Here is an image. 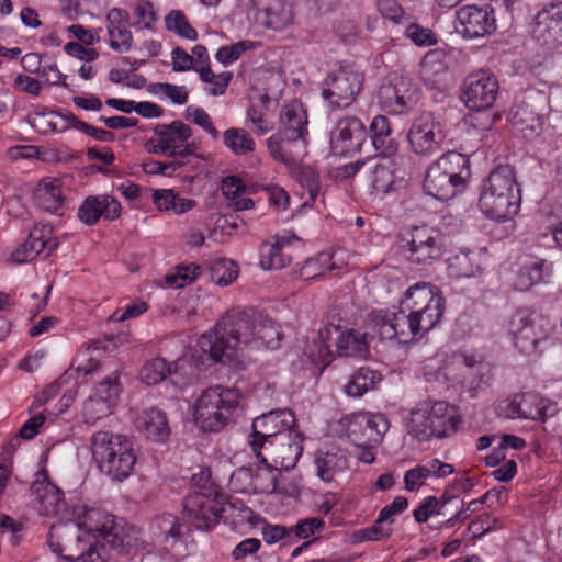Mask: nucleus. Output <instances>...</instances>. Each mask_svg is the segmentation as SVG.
I'll use <instances>...</instances> for the list:
<instances>
[{
	"instance_id": "f257e3e1",
	"label": "nucleus",
	"mask_w": 562,
	"mask_h": 562,
	"mask_svg": "<svg viewBox=\"0 0 562 562\" xmlns=\"http://www.w3.org/2000/svg\"><path fill=\"white\" fill-rule=\"evenodd\" d=\"M283 334L280 326L261 311L248 307H234L217 322L209 334L199 338V347L215 362L241 369L243 361L237 351L241 348H279Z\"/></svg>"
},
{
	"instance_id": "f03ea898",
	"label": "nucleus",
	"mask_w": 562,
	"mask_h": 562,
	"mask_svg": "<svg viewBox=\"0 0 562 562\" xmlns=\"http://www.w3.org/2000/svg\"><path fill=\"white\" fill-rule=\"evenodd\" d=\"M445 312V297L428 283L409 286L394 311L370 314L369 326L381 339H396L400 344L413 341L431 330Z\"/></svg>"
},
{
	"instance_id": "7ed1b4c3",
	"label": "nucleus",
	"mask_w": 562,
	"mask_h": 562,
	"mask_svg": "<svg viewBox=\"0 0 562 562\" xmlns=\"http://www.w3.org/2000/svg\"><path fill=\"white\" fill-rule=\"evenodd\" d=\"M85 527L92 535L94 543L86 552L74 558L63 555L67 561L81 560L82 562H108L113 555H122L132 547L131 538L124 535L123 529L114 522L113 516L99 509H89L85 514V521L77 525Z\"/></svg>"
},
{
	"instance_id": "20e7f679",
	"label": "nucleus",
	"mask_w": 562,
	"mask_h": 562,
	"mask_svg": "<svg viewBox=\"0 0 562 562\" xmlns=\"http://www.w3.org/2000/svg\"><path fill=\"white\" fill-rule=\"evenodd\" d=\"M520 188L509 165L494 168L482 184L479 207L487 217L498 222L510 220L519 211Z\"/></svg>"
},
{
	"instance_id": "39448f33",
	"label": "nucleus",
	"mask_w": 562,
	"mask_h": 562,
	"mask_svg": "<svg viewBox=\"0 0 562 562\" xmlns=\"http://www.w3.org/2000/svg\"><path fill=\"white\" fill-rule=\"evenodd\" d=\"M279 128L267 140L269 154L278 161L294 165L305 154L308 134L306 110L301 102L284 105L279 114Z\"/></svg>"
},
{
	"instance_id": "423d86ee",
	"label": "nucleus",
	"mask_w": 562,
	"mask_h": 562,
	"mask_svg": "<svg viewBox=\"0 0 562 562\" xmlns=\"http://www.w3.org/2000/svg\"><path fill=\"white\" fill-rule=\"evenodd\" d=\"M91 451L99 470L113 481L122 482L132 474L136 454L125 436L98 431L91 438Z\"/></svg>"
},
{
	"instance_id": "0eeeda50",
	"label": "nucleus",
	"mask_w": 562,
	"mask_h": 562,
	"mask_svg": "<svg viewBox=\"0 0 562 562\" xmlns=\"http://www.w3.org/2000/svg\"><path fill=\"white\" fill-rule=\"evenodd\" d=\"M461 418L454 406L445 401L422 402L411 412L407 431L418 441L445 438L454 434Z\"/></svg>"
},
{
	"instance_id": "6e6552de",
	"label": "nucleus",
	"mask_w": 562,
	"mask_h": 562,
	"mask_svg": "<svg viewBox=\"0 0 562 562\" xmlns=\"http://www.w3.org/2000/svg\"><path fill=\"white\" fill-rule=\"evenodd\" d=\"M240 393L236 389L216 385L209 387L194 404V422L204 432H217L232 420L239 405Z\"/></svg>"
},
{
	"instance_id": "1a4fd4ad",
	"label": "nucleus",
	"mask_w": 562,
	"mask_h": 562,
	"mask_svg": "<svg viewBox=\"0 0 562 562\" xmlns=\"http://www.w3.org/2000/svg\"><path fill=\"white\" fill-rule=\"evenodd\" d=\"M398 247L409 263L427 266L441 259L446 252L447 240L439 228L416 225L400 233Z\"/></svg>"
},
{
	"instance_id": "9d476101",
	"label": "nucleus",
	"mask_w": 562,
	"mask_h": 562,
	"mask_svg": "<svg viewBox=\"0 0 562 562\" xmlns=\"http://www.w3.org/2000/svg\"><path fill=\"white\" fill-rule=\"evenodd\" d=\"M508 330L516 348L524 355L532 356L542 352L541 346L547 341L551 326L542 315L524 308L510 316Z\"/></svg>"
},
{
	"instance_id": "9b49d317",
	"label": "nucleus",
	"mask_w": 562,
	"mask_h": 562,
	"mask_svg": "<svg viewBox=\"0 0 562 562\" xmlns=\"http://www.w3.org/2000/svg\"><path fill=\"white\" fill-rule=\"evenodd\" d=\"M363 74L353 65H340L324 81L322 97L333 109L349 106L363 86Z\"/></svg>"
},
{
	"instance_id": "f8f14e48",
	"label": "nucleus",
	"mask_w": 562,
	"mask_h": 562,
	"mask_svg": "<svg viewBox=\"0 0 562 562\" xmlns=\"http://www.w3.org/2000/svg\"><path fill=\"white\" fill-rule=\"evenodd\" d=\"M499 86L495 76L480 70L470 74L462 85L461 99L473 111L491 109L496 101Z\"/></svg>"
},
{
	"instance_id": "ddd939ff",
	"label": "nucleus",
	"mask_w": 562,
	"mask_h": 562,
	"mask_svg": "<svg viewBox=\"0 0 562 562\" xmlns=\"http://www.w3.org/2000/svg\"><path fill=\"white\" fill-rule=\"evenodd\" d=\"M366 124L357 116L340 117L330 132V151L336 156H346L360 151L367 139Z\"/></svg>"
},
{
	"instance_id": "4468645a",
	"label": "nucleus",
	"mask_w": 562,
	"mask_h": 562,
	"mask_svg": "<svg viewBox=\"0 0 562 562\" xmlns=\"http://www.w3.org/2000/svg\"><path fill=\"white\" fill-rule=\"evenodd\" d=\"M443 138L441 125L429 113L417 117L407 134L412 150L420 156H430L437 153Z\"/></svg>"
},
{
	"instance_id": "2eb2a0df",
	"label": "nucleus",
	"mask_w": 562,
	"mask_h": 562,
	"mask_svg": "<svg viewBox=\"0 0 562 562\" xmlns=\"http://www.w3.org/2000/svg\"><path fill=\"white\" fill-rule=\"evenodd\" d=\"M531 32L542 45H562V0L546 3L538 11Z\"/></svg>"
},
{
	"instance_id": "dca6fc26",
	"label": "nucleus",
	"mask_w": 562,
	"mask_h": 562,
	"mask_svg": "<svg viewBox=\"0 0 562 562\" xmlns=\"http://www.w3.org/2000/svg\"><path fill=\"white\" fill-rule=\"evenodd\" d=\"M158 140L162 143L166 156L170 158H187L194 155V145L187 143L192 136V130L181 121L170 124H157L154 128Z\"/></svg>"
},
{
	"instance_id": "f3484780",
	"label": "nucleus",
	"mask_w": 562,
	"mask_h": 562,
	"mask_svg": "<svg viewBox=\"0 0 562 562\" xmlns=\"http://www.w3.org/2000/svg\"><path fill=\"white\" fill-rule=\"evenodd\" d=\"M458 20L462 26L460 32L469 38L482 37L496 30L494 11L490 5H465L458 10Z\"/></svg>"
},
{
	"instance_id": "a211bd4d",
	"label": "nucleus",
	"mask_w": 562,
	"mask_h": 562,
	"mask_svg": "<svg viewBox=\"0 0 562 562\" xmlns=\"http://www.w3.org/2000/svg\"><path fill=\"white\" fill-rule=\"evenodd\" d=\"M121 203L109 194L89 195L78 209V218L88 226H92L103 217L114 221L121 216Z\"/></svg>"
},
{
	"instance_id": "6ab92c4d",
	"label": "nucleus",
	"mask_w": 562,
	"mask_h": 562,
	"mask_svg": "<svg viewBox=\"0 0 562 562\" xmlns=\"http://www.w3.org/2000/svg\"><path fill=\"white\" fill-rule=\"evenodd\" d=\"M296 427L293 413L290 409H276L262 414L254 419L251 434L249 436L277 437L285 431H291Z\"/></svg>"
},
{
	"instance_id": "aec40b11",
	"label": "nucleus",
	"mask_w": 562,
	"mask_h": 562,
	"mask_svg": "<svg viewBox=\"0 0 562 562\" xmlns=\"http://www.w3.org/2000/svg\"><path fill=\"white\" fill-rule=\"evenodd\" d=\"M36 476L31 490L41 506L40 510L46 516L59 514L65 508L63 492L48 481L46 471L37 472Z\"/></svg>"
},
{
	"instance_id": "412c9836",
	"label": "nucleus",
	"mask_w": 562,
	"mask_h": 562,
	"mask_svg": "<svg viewBox=\"0 0 562 562\" xmlns=\"http://www.w3.org/2000/svg\"><path fill=\"white\" fill-rule=\"evenodd\" d=\"M303 435L295 428L276 437V461L273 470H292L303 452Z\"/></svg>"
},
{
	"instance_id": "4be33fe9",
	"label": "nucleus",
	"mask_w": 562,
	"mask_h": 562,
	"mask_svg": "<svg viewBox=\"0 0 562 562\" xmlns=\"http://www.w3.org/2000/svg\"><path fill=\"white\" fill-rule=\"evenodd\" d=\"M448 177V173L445 172V170L436 160L427 169L424 180V190L427 192V194L440 201H446L453 198L457 194L459 188Z\"/></svg>"
},
{
	"instance_id": "5701e85b",
	"label": "nucleus",
	"mask_w": 562,
	"mask_h": 562,
	"mask_svg": "<svg viewBox=\"0 0 562 562\" xmlns=\"http://www.w3.org/2000/svg\"><path fill=\"white\" fill-rule=\"evenodd\" d=\"M137 428L148 438L162 442L169 438L170 427L165 412L157 407L144 409L137 419Z\"/></svg>"
},
{
	"instance_id": "b1692460",
	"label": "nucleus",
	"mask_w": 562,
	"mask_h": 562,
	"mask_svg": "<svg viewBox=\"0 0 562 562\" xmlns=\"http://www.w3.org/2000/svg\"><path fill=\"white\" fill-rule=\"evenodd\" d=\"M369 133L372 145L380 156L392 157L397 153L398 143L392 136V128L386 116L376 115L369 126Z\"/></svg>"
},
{
	"instance_id": "393cba45",
	"label": "nucleus",
	"mask_w": 562,
	"mask_h": 562,
	"mask_svg": "<svg viewBox=\"0 0 562 562\" xmlns=\"http://www.w3.org/2000/svg\"><path fill=\"white\" fill-rule=\"evenodd\" d=\"M65 114L72 113L63 109L47 110L43 108L42 110L34 111L30 115L29 122L40 134H47L48 132L63 133L71 127L66 122L67 116Z\"/></svg>"
},
{
	"instance_id": "a878e982",
	"label": "nucleus",
	"mask_w": 562,
	"mask_h": 562,
	"mask_svg": "<svg viewBox=\"0 0 562 562\" xmlns=\"http://www.w3.org/2000/svg\"><path fill=\"white\" fill-rule=\"evenodd\" d=\"M184 510L193 520L196 528L210 529L215 524L217 510L202 494L189 495L184 499Z\"/></svg>"
},
{
	"instance_id": "bb28decb",
	"label": "nucleus",
	"mask_w": 562,
	"mask_h": 562,
	"mask_svg": "<svg viewBox=\"0 0 562 562\" xmlns=\"http://www.w3.org/2000/svg\"><path fill=\"white\" fill-rule=\"evenodd\" d=\"M257 5L262 23L269 29L282 30L293 21L291 7L281 0H270L267 4L258 0Z\"/></svg>"
},
{
	"instance_id": "cd10ccee",
	"label": "nucleus",
	"mask_w": 562,
	"mask_h": 562,
	"mask_svg": "<svg viewBox=\"0 0 562 562\" xmlns=\"http://www.w3.org/2000/svg\"><path fill=\"white\" fill-rule=\"evenodd\" d=\"M437 162L441 166L448 178L451 179L460 189L464 187L467 180L470 178V159L467 155L458 151H447Z\"/></svg>"
},
{
	"instance_id": "c85d7f7f",
	"label": "nucleus",
	"mask_w": 562,
	"mask_h": 562,
	"mask_svg": "<svg viewBox=\"0 0 562 562\" xmlns=\"http://www.w3.org/2000/svg\"><path fill=\"white\" fill-rule=\"evenodd\" d=\"M38 207L49 213H57L64 203L59 180L41 181L33 193Z\"/></svg>"
},
{
	"instance_id": "c756f323",
	"label": "nucleus",
	"mask_w": 562,
	"mask_h": 562,
	"mask_svg": "<svg viewBox=\"0 0 562 562\" xmlns=\"http://www.w3.org/2000/svg\"><path fill=\"white\" fill-rule=\"evenodd\" d=\"M520 405L524 419L546 422L558 412L555 403L535 393L522 394Z\"/></svg>"
},
{
	"instance_id": "7c9ffc66",
	"label": "nucleus",
	"mask_w": 562,
	"mask_h": 562,
	"mask_svg": "<svg viewBox=\"0 0 562 562\" xmlns=\"http://www.w3.org/2000/svg\"><path fill=\"white\" fill-rule=\"evenodd\" d=\"M151 537L162 543H176L181 538V525L177 516L162 514L156 516L149 526Z\"/></svg>"
},
{
	"instance_id": "2f4dec72",
	"label": "nucleus",
	"mask_w": 562,
	"mask_h": 562,
	"mask_svg": "<svg viewBox=\"0 0 562 562\" xmlns=\"http://www.w3.org/2000/svg\"><path fill=\"white\" fill-rule=\"evenodd\" d=\"M382 380V375L370 368H360L355 371L348 383L345 385V392L351 397H361L364 393L373 390Z\"/></svg>"
},
{
	"instance_id": "473e14b6",
	"label": "nucleus",
	"mask_w": 562,
	"mask_h": 562,
	"mask_svg": "<svg viewBox=\"0 0 562 562\" xmlns=\"http://www.w3.org/2000/svg\"><path fill=\"white\" fill-rule=\"evenodd\" d=\"M224 145L235 155L243 156L255 151L251 135L243 128L231 127L223 133Z\"/></svg>"
},
{
	"instance_id": "72a5a7b5",
	"label": "nucleus",
	"mask_w": 562,
	"mask_h": 562,
	"mask_svg": "<svg viewBox=\"0 0 562 562\" xmlns=\"http://www.w3.org/2000/svg\"><path fill=\"white\" fill-rule=\"evenodd\" d=\"M364 427L369 432L371 442H381L383 436L390 428L387 418L382 414H358L356 415L355 428Z\"/></svg>"
},
{
	"instance_id": "f704fd0d",
	"label": "nucleus",
	"mask_w": 562,
	"mask_h": 562,
	"mask_svg": "<svg viewBox=\"0 0 562 562\" xmlns=\"http://www.w3.org/2000/svg\"><path fill=\"white\" fill-rule=\"evenodd\" d=\"M274 441L276 436L263 439L260 436H249L248 438V445L255 458L269 470H273L277 457Z\"/></svg>"
},
{
	"instance_id": "c9c22d12",
	"label": "nucleus",
	"mask_w": 562,
	"mask_h": 562,
	"mask_svg": "<svg viewBox=\"0 0 562 562\" xmlns=\"http://www.w3.org/2000/svg\"><path fill=\"white\" fill-rule=\"evenodd\" d=\"M337 349L339 356L342 357H363L368 351L366 334H360L355 329L340 334Z\"/></svg>"
},
{
	"instance_id": "e433bc0d",
	"label": "nucleus",
	"mask_w": 562,
	"mask_h": 562,
	"mask_svg": "<svg viewBox=\"0 0 562 562\" xmlns=\"http://www.w3.org/2000/svg\"><path fill=\"white\" fill-rule=\"evenodd\" d=\"M316 474L325 482H330L335 473L341 470L345 464V458L337 453L318 450L315 453Z\"/></svg>"
},
{
	"instance_id": "4c0bfd02",
	"label": "nucleus",
	"mask_w": 562,
	"mask_h": 562,
	"mask_svg": "<svg viewBox=\"0 0 562 562\" xmlns=\"http://www.w3.org/2000/svg\"><path fill=\"white\" fill-rule=\"evenodd\" d=\"M209 273L215 284L226 286L236 280L239 269L235 261L217 258L210 263Z\"/></svg>"
},
{
	"instance_id": "58836bf2",
	"label": "nucleus",
	"mask_w": 562,
	"mask_h": 562,
	"mask_svg": "<svg viewBox=\"0 0 562 562\" xmlns=\"http://www.w3.org/2000/svg\"><path fill=\"white\" fill-rule=\"evenodd\" d=\"M173 372V363H168L162 358H154L143 366L140 370V379L148 385H156Z\"/></svg>"
},
{
	"instance_id": "ea45409f",
	"label": "nucleus",
	"mask_w": 562,
	"mask_h": 562,
	"mask_svg": "<svg viewBox=\"0 0 562 562\" xmlns=\"http://www.w3.org/2000/svg\"><path fill=\"white\" fill-rule=\"evenodd\" d=\"M380 97L385 103L393 106V111L403 113L411 110L417 102L414 93H403L400 86H384L380 90Z\"/></svg>"
},
{
	"instance_id": "a19ab883",
	"label": "nucleus",
	"mask_w": 562,
	"mask_h": 562,
	"mask_svg": "<svg viewBox=\"0 0 562 562\" xmlns=\"http://www.w3.org/2000/svg\"><path fill=\"white\" fill-rule=\"evenodd\" d=\"M200 267L191 265H179L173 272L165 276L164 283L171 289H180L186 284L192 283L199 276Z\"/></svg>"
},
{
	"instance_id": "79ce46f5",
	"label": "nucleus",
	"mask_w": 562,
	"mask_h": 562,
	"mask_svg": "<svg viewBox=\"0 0 562 562\" xmlns=\"http://www.w3.org/2000/svg\"><path fill=\"white\" fill-rule=\"evenodd\" d=\"M372 188L379 193H390L397 188L394 170L391 166L378 164L371 176Z\"/></svg>"
},
{
	"instance_id": "37998d69",
	"label": "nucleus",
	"mask_w": 562,
	"mask_h": 562,
	"mask_svg": "<svg viewBox=\"0 0 562 562\" xmlns=\"http://www.w3.org/2000/svg\"><path fill=\"white\" fill-rule=\"evenodd\" d=\"M291 262L279 244H263L260 250V266L263 269H282Z\"/></svg>"
},
{
	"instance_id": "c03bdc74",
	"label": "nucleus",
	"mask_w": 562,
	"mask_h": 562,
	"mask_svg": "<svg viewBox=\"0 0 562 562\" xmlns=\"http://www.w3.org/2000/svg\"><path fill=\"white\" fill-rule=\"evenodd\" d=\"M166 29L179 36L194 41L198 38V32L190 25L182 11L172 10L165 18Z\"/></svg>"
},
{
	"instance_id": "a18cd8bd",
	"label": "nucleus",
	"mask_w": 562,
	"mask_h": 562,
	"mask_svg": "<svg viewBox=\"0 0 562 562\" xmlns=\"http://www.w3.org/2000/svg\"><path fill=\"white\" fill-rule=\"evenodd\" d=\"M543 260L532 261L528 265H525L518 273L517 286L520 290H528L532 285L543 281Z\"/></svg>"
},
{
	"instance_id": "49530a36",
	"label": "nucleus",
	"mask_w": 562,
	"mask_h": 562,
	"mask_svg": "<svg viewBox=\"0 0 562 562\" xmlns=\"http://www.w3.org/2000/svg\"><path fill=\"white\" fill-rule=\"evenodd\" d=\"M112 413V407L109 404H105L100 398L94 396L89 397L82 408V416L85 423L87 424H95L99 419L109 416Z\"/></svg>"
},
{
	"instance_id": "de8ad7c7",
	"label": "nucleus",
	"mask_w": 562,
	"mask_h": 562,
	"mask_svg": "<svg viewBox=\"0 0 562 562\" xmlns=\"http://www.w3.org/2000/svg\"><path fill=\"white\" fill-rule=\"evenodd\" d=\"M65 115L67 116L66 122H68L72 128L81 131L99 142H113L115 139V135L110 131L91 126L78 119L75 114Z\"/></svg>"
},
{
	"instance_id": "09e8293b",
	"label": "nucleus",
	"mask_w": 562,
	"mask_h": 562,
	"mask_svg": "<svg viewBox=\"0 0 562 562\" xmlns=\"http://www.w3.org/2000/svg\"><path fill=\"white\" fill-rule=\"evenodd\" d=\"M135 21L133 25L137 29H153V24L157 21V15L153 4L149 1L139 0L134 5Z\"/></svg>"
},
{
	"instance_id": "8fccbe9b",
	"label": "nucleus",
	"mask_w": 562,
	"mask_h": 562,
	"mask_svg": "<svg viewBox=\"0 0 562 562\" xmlns=\"http://www.w3.org/2000/svg\"><path fill=\"white\" fill-rule=\"evenodd\" d=\"M385 524H389L387 520H381V515H379L371 527L356 531L355 538L358 541H379L389 538L392 533V528L385 527Z\"/></svg>"
},
{
	"instance_id": "3c124183",
	"label": "nucleus",
	"mask_w": 562,
	"mask_h": 562,
	"mask_svg": "<svg viewBox=\"0 0 562 562\" xmlns=\"http://www.w3.org/2000/svg\"><path fill=\"white\" fill-rule=\"evenodd\" d=\"M120 395L117 378L108 376L95 389L94 397L102 400L112 408L116 405Z\"/></svg>"
},
{
	"instance_id": "603ef678",
	"label": "nucleus",
	"mask_w": 562,
	"mask_h": 562,
	"mask_svg": "<svg viewBox=\"0 0 562 562\" xmlns=\"http://www.w3.org/2000/svg\"><path fill=\"white\" fill-rule=\"evenodd\" d=\"M479 270L477 266H473L468 254L456 255L450 259L449 271L456 278H470L475 276Z\"/></svg>"
},
{
	"instance_id": "864d4df0",
	"label": "nucleus",
	"mask_w": 562,
	"mask_h": 562,
	"mask_svg": "<svg viewBox=\"0 0 562 562\" xmlns=\"http://www.w3.org/2000/svg\"><path fill=\"white\" fill-rule=\"evenodd\" d=\"M255 43L251 41H240L231 46H223L216 53V59L223 64L228 65L237 60L243 53L252 48Z\"/></svg>"
},
{
	"instance_id": "5fc2aeb1",
	"label": "nucleus",
	"mask_w": 562,
	"mask_h": 562,
	"mask_svg": "<svg viewBox=\"0 0 562 562\" xmlns=\"http://www.w3.org/2000/svg\"><path fill=\"white\" fill-rule=\"evenodd\" d=\"M110 46L112 49L126 53L132 48L133 35L126 26L108 30Z\"/></svg>"
},
{
	"instance_id": "6e6d98bb",
	"label": "nucleus",
	"mask_w": 562,
	"mask_h": 562,
	"mask_svg": "<svg viewBox=\"0 0 562 562\" xmlns=\"http://www.w3.org/2000/svg\"><path fill=\"white\" fill-rule=\"evenodd\" d=\"M406 36L417 46H431L437 43L436 34L427 27L419 24H411L406 29Z\"/></svg>"
},
{
	"instance_id": "4d7b16f0",
	"label": "nucleus",
	"mask_w": 562,
	"mask_h": 562,
	"mask_svg": "<svg viewBox=\"0 0 562 562\" xmlns=\"http://www.w3.org/2000/svg\"><path fill=\"white\" fill-rule=\"evenodd\" d=\"M188 117L192 119V122L201 126L214 139L220 137L218 131L214 127L210 115L201 108H188Z\"/></svg>"
},
{
	"instance_id": "13d9d810",
	"label": "nucleus",
	"mask_w": 562,
	"mask_h": 562,
	"mask_svg": "<svg viewBox=\"0 0 562 562\" xmlns=\"http://www.w3.org/2000/svg\"><path fill=\"white\" fill-rule=\"evenodd\" d=\"M430 477L429 469L426 464L417 465L405 472L404 485L408 491H415L423 485L426 479Z\"/></svg>"
},
{
	"instance_id": "bf43d9fd",
	"label": "nucleus",
	"mask_w": 562,
	"mask_h": 562,
	"mask_svg": "<svg viewBox=\"0 0 562 562\" xmlns=\"http://www.w3.org/2000/svg\"><path fill=\"white\" fill-rule=\"evenodd\" d=\"M439 499L436 496L426 497L420 505L414 510L413 516L417 522H425L434 515H440Z\"/></svg>"
},
{
	"instance_id": "052dcab7",
	"label": "nucleus",
	"mask_w": 562,
	"mask_h": 562,
	"mask_svg": "<svg viewBox=\"0 0 562 562\" xmlns=\"http://www.w3.org/2000/svg\"><path fill=\"white\" fill-rule=\"evenodd\" d=\"M71 367L75 368L77 373L86 376L99 369L100 361L93 358L90 351L85 350L78 355Z\"/></svg>"
},
{
	"instance_id": "680f3d73",
	"label": "nucleus",
	"mask_w": 562,
	"mask_h": 562,
	"mask_svg": "<svg viewBox=\"0 0 562 562\" xmlns=\"http://www.w3.org/2000/svg\"><path fill=\"white\" fill-rule=\"evenodd\" d=\"M300 182L302 187L307 189L310 200L315 201L319 194L321 183L318 175L311 168L303 169L300 173Z\"/></svg>"
},
{
	"instance_id": "e2e57ef3",
	"label": "nucleus",
	"mask_w": 562,
	"mask_h": 562,
	"mask_svg": "<svg viewBox=\"0 0 562 562\" xmlns=\"http://www.w3.org/2000/svg\"><path fill=\"white\" fill-rule=\"evenodd\" d=\"M85 44L78 42H68L64 49L65 52L74 57L85 61H93L98 58L99 53L94 48H86Z\"/></svg>"
},
{
	"instance_id": "0e129e2a",
	"label": "nucleus",
	"mask_w": 562,
	"mask_h": 562,
	"mask_svg": "<svg viewBox=\"0 0 562 562\" xmlns=\"http://www.w3.org/2000/svg\"><path fill=\"white\" fill-rule=\"evenodd\" d=\"M329 257L321 254L317 258L306 260L304 267L301 269V277L308 280L319 277L324 273L322 263L328 262Z\"/></svg>"
},
{
	"instance_id": "69168bd1",
	"label": "nucleus",
	"mask_w": 562,
	"mask_h": 562,
	"mask_svg": "<svg viewBox=\"0 0 562 562\" xmlns=\"http://www.w3.org/2000/svg\"><path fill=\"white\" fill-rule=\"evenodd\" d=\"M221 189L228 200H235L240 193L245 192L246 186L240 178L229 176L222 180Z\"/></svg>"
},
{
	"instance_id": "338daca9",
	"label": "nucleus",
	"mask_w": 562,
	"mask_h": 562,
	"mask_svg": "<svg viewBox=\"0 0 562 562\" xmlns=\"http://www.w3.org/2000/svg\"><path fill=\"white\" fill-rule=\"evenodd\" d=\"M155 87L165 93L176 104H184L188 101V91L183 86H176L166 82L157 83Z\"/></svg>"
},
{
	"instance_id": "774afa93",
	"label": "nucleus",
	"mask_w": 562,
	"mask_h": 562,
	"mask_svg": "<svg viewBox=\"0 0 562 562\" xmlns=\"http://www.w3.org/2000/svg\"><path fill=\"white\" fill-rule=\"evenodd\" d=\"M408 506V501L404 496H397L390 505L383 507L379 515L381 520H387L389 525L393 524V516L403 513Z\"/></svg>"
}]
</instances>
